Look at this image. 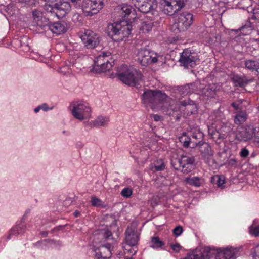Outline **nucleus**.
<instances>
[{"mask_svg":"<svg viewBox=\"0 0 259 259\" xmlns=\"http://www.w3.org/2000/svg\"><path fill=\"white\" fill-rule=\"evenodd\" d=\"M245 65L246 68L254 71L259 72V62L256 60H248L245 61Z\"/></svg>","mask_w":259,"mask_h":259,"instance_id":"cd10ccee","label":"nucleus"},{"mask_svg":"<svg viewBox=\"0 0 259 259\" xmlns=\"http://www.w3.org/2000/svg\"><path fill=\"white\" fill-rule=\"evenodd\" d=\"M248 115L245 111H240L234 117V122L236 124H241L246 121Z\"/></svg>","mask_w":259,"mask_h":259,"instance_id":"c85d7f7f","label":"nucleus"},{"mask_svg":"<svg viewBox=\"0 0 259 259\" xmlns=\"http://www.w3.org/2000/svg\"><path fill=\"white\" fill-rule=\"evenodd\" d=\"M19 228V227H15L12 228L11 230L10 233L9 234V236H8V238L10 239V236L11 235H17L19 234L23 233V231H20L19 232L18 229Z\"/></svg>","mask_w":259,"mask_h":259,"instance_id":"c03bdc74","label":"nucleus"},{"mask_svg":"<svg viewBox=\"0 0 259 259\" xmlns=\"http://www.w3.org/2000/svg\"><path fill=\"white\" fill-rule=\"evenodd\" d=\"M248 28V30H249V31H250V30L252 29L251 27L250 26H249L248 27H247V26H246V25H244V26H242V27L239 29V30H240V31H243V30H244L245 28Z\"/></svg>","mask_w":259,"mask_h":259,"instance_id":"4d7b16f0","label":"nucleus"},{"mask_svg":"<svg viewBox=\"0 0 259 259\" xmlns=\"http://www.w3.org/2000/svg\"><path fill=\"white\" fill-rule=\"evenodd\" d=\"M51 23L49 19L44 16L34 22L38 27L45 30H49Z\"/></svg>","mask_w":259,"mask_h":259,"instance_id":"a878e982","label":"nucleus"},{"mask_svg":"<svg viewBox=\"0 0 259 259\" xmlns=\"http://www.w3.org/2000/svg\"><path fill=\"white\" fill-rule=\"evenodd\" d=\"M59 72L64 75H67L72 73V69L67 65L64 66L60 68Z\"/></svg>","mask_w":259,"mask_h":259,"instance_id":"ea45409f","label":"nucleus"},{"mask_svg":"<svg viewBox=\"0 0 259 259\" xmlns=\"http://www.w3.org/2000/svg\"><path fill=\"white\" fill-rule=\"evenodd\" d=\"M180 104L182 106L186 107V109L189 110V109L191 110V114H192L193 111H194V109L196 108V106L193 104H190L189 102L186 101H182L180 102Z\"/></svg>","mask_w":259,"mask_h":259,"instance_id":"e433bc0d","label":"nucleus"},{"mask_svg":"<svg viewBox=\"0 0 259 259\" xmlns=\"http://www.w3.org/2000/svg\"><path fill=\"white\" fill-rule=\"evenodd\" d=\"M32 16L33 18L34 23L36 22L37 20H38L39 19V18H42L43 17L41 11L37 10H34L32 11Z\"/></svg>","mask_w":259,"mask_h":259,"instance_id":"79ce46f5","label":"nucleus"},{"mask_svg":"<svg viewBox=\"0 0 259 259\" xmlns=\"http://www.w3.org/2000/svg\"><path fill=\"white\" fill-rule=\"evenodd\" d=\"M190 136L192 137V141H197V145L200 143L202 139V134L198 129H194L190 132Z\"/></svg>","mask_w":259,"mask_h":259,"instance_id":"2f4dec72","label":"nucleus"},{"mask_svg":"<svg viewBox=\"0 0 259 259\" xmlns=\"http://www.w3.org/2000/svg\"><path fill=\"white\" fill-rule=\"evenodd\" d=\"M71 113L73 117L79 120H83L90 117L91 109L83 102H76L72 104Z\"/></svg>","mask_w":259,"mask_h":259,"instance_id":"ddd939ff","label":"nucleus"},{"mask_svg":"<svg viewBox=\"0 0 259 259\" xmlns=\"http://www.w3.org/2000/svg\"><path fill=\"white\" fill-rule=\"evenodd\" d=\"M125 241L128 246L134 247L139 240V234L135 228L128 227L125 233Z\"/></svg>","mask_w":259,"mask_h":259,"instance_id":"f3484780","label":"nucleus"},{"mask_svg":"<svg viewBox=\"0 0 259 259\" xmlns=\"http://www.w3.org/2000/svg\"><path fill=\"white\" fill-rule=\"evenodd\" d=\"M249 152L246 148H243L240 152V155L242 158H245L249 155Z\"/></svg>","mask_w":259,"mask_h":259,"instance_id":"49530a36","label":"nucleus"},{"mask_svg":"<svg viewBox=\"0 0 259 259\" xmlns=\"http://www.w3.org/2000/svg\"><path fill=\"white\" fill-rule=\"evenodd\" d=\"M45 2H47V3H49V4H53V3L54 1V0H44Z\"/></svg>","mask_w":259,"mask_h":259,"instance_id":"0e129e2a","label":"nucleus"},{"mask_svg":"<svg viewBox=\"0 0 259 259\" xmlns=\"http://www.w3.org/2000/svg\"><path fill=\"white\" fill-rule=\"evenodd\" d=\"M256 132H259V126H247L246 127L240 126L238 128L236 134V139L240 142H246L251 140L253 137H259V134H256Z\"/></svg>","mask_w":259,"mask_h":259,"instance_id":"f8f14e48","label":"nucleus"},{"mask_svg":"<svg viewBox=\"0 0 259 259\" xmlns=\"http://www.w3.org/2000/svg\"><path fill=\"white\" fill-rule=\"evenodd\" d=\"M153 26V22H143L142 25L141 26V30H142L143 32H148L150 31Z\"/></svg>","mask_w":259,"mask_h":259,"instance_id":"f704fd0d","label":"nucleus"},{"mask_svg":"<svg viewBox=\"0 0 259 259\" xmlns=\"http://www.w3.org/2000/svg\"><path fill=\"white\" fill-rule=\"evenodd\" d=\"M185 181L189 185L195 187H200L202 184L201 179L198 177H188Z\"/></svg>","mask_w":259,"mask_h":259,"instance_id":"7c9ffc66","label":"nucleus"},{"mask_svg":"<svg viewBox=\"0 0 259 259\" xmlns=\"http://www.w3.org/2000/svg\"><path fill=\"white\" fill-rule=\"evenodd\" d=\"M125 250H127V251L129 253H131V254L134 255V254H135L136 253V252H137V250L138 249H137V248L135 246L133 247V248H130V249H128L125 248Z\"/></svg>","mask_w":259,"mask_h":259,"instance_id":"603ef678","label":"nucleus"},{"mask_svg":"<svg viewBox=\"0 0 259 259\" xmlns=\"http://www.w3.org/2000/svg\"><path fill=\"white\" fill-rule=\"evenodd\" d=\"M74 217H78L80 215V212L78 211H75L73 213Z\"/></svg>","mask_w":259,"mask_h":259,"instance_id":"e2e57ef3","label":"nucleus"},{"mask_svg":"<svg viewBox=\"0 0 259 259\" xmlns=\"http://www.w3.org/2000/svg\"><path fill=\"white\" fill-rule=\"evenodd\" d=\"M91 203L92 205L94 207L103 206L104 203L101 199L96 196H92Z\"/></svg>","mask_w":259,"mask_h":259,"instance_id":"4c0bfd02","label":"nucleus"},{"mask_svg":"<svg viewBox=\"0 0 259 259\" xmlns=\"http://www.w3.org/2000/svg\"><path fill=\"white\" fill-rule=\"evenodd\" d=\"M171 247L173 249V250L176 252H178L181 248V246H180V245L178 243L171 245Z\"/></svg>","mask_w":259,"mask_h":259,"instance_id":"3c124183","label":"nucleus"},{"mask_svg":"<svg viewBox=\"0 0 259 259\" xmlns=\"http://www.w3.org/2000/svg\"><path fill=\"white\" fill-rule=\"evenodd\" d=\"M150 243V247L154 249L161 247L164 245V242L161 241L158 237H152Z\"/></svg>","mask_w":259,"mask_h":259,"instance_id":"473e14b6","label":"nucleus"},{"mask_svg":"<svg viewBox=\"0 0 259 259\" xmlns=\"http://www.w3.org/2000/svg\"><path fill=\"white\" fill-rule=\"evenodd\" d=\"M212 249H213V248ZM214 250H215V253L210 256L209 259L214 255H215V259H227L225 257H224V254L221 251H219L218 250H216L214 249Z\"/></svg>","mask_w":259,"mask_h":259,"instance_id":"37998d69","label":"nucleus"},{"mask_svg":"<svg viewBox=\"0 0 259 259\" xmlns=\"http://www.w3.org/2000/svg\"><path fill=\"white\" fill-rule=\"evenodd\" d=\"M212 181L217 184L218 187L223 188L225 183V178L223 176L215 175L212 178Z\"/></svg>","mask_w":259,"mask_h":259,"instance_id":"72a5a7b5","label":"nucleus"},{"mask_svg":"<svg viewBox=\"0 0 259 259\" xmlns=\"http://www.w3.org/2000/svg\"><path fill=\"white\" fill-rule=\"evenodd\" d=\"M68 28L67 24L65 21H58L53 23H51L49 30L53 33L58 35L66 32Z\"/></svg>","mask_w":259,"mask_h":259,"instance_id":"aec40b11","label":"nucleus"},{"mask_svg":"<svg viewBox=\"0 0 259 259\" xmlns=\"http://www.w3.org/2000/svg\"><path fill=\"white\" fill-rule=\"evenodd\" d=\"M193 15L188 12H183L178 14L177 18L172 28L176 32H184L187 30L193 23Z\"/></svg>","mask_w":259,"mask_h":259,"instance_id":"0eeeda50","label":"nucleus"},{"mask_svg":"<svg viewBox=\"0 0 259 259\" xmlns=\"http://www.w3.org/2000/svg\"><path fill=\"white\" fill-rule=\"evenodd\" d=\"M203 84L199 81L186 85L181 89L182 94L184 96L192 93H196L200 95V92L203 89Z\"/></svg>","mask_w":259,"mask_h":259,"instance_id":"6ab92c4d","label":"nucleus"},{"mask_svg":"<svg viewBox=\"0 0 259 259\" xmlns=\"http://www.w3.org/2000/svg\"><path fill=\"white\" fill-rule=\"evenodd\" d=\"M183 228L181 226L176 227L173 230V233L177 236H180L183 232Z\"/></svg>","mask_w":259,"mask_h":259,"instance_id":"a18cd8bd","label":"nucleus"},{"mask_svg":"<svg viewBox=\"0 0 259 259\" xmlns=\"http://www.w3.org/2000/svg\"><path fill=\"white\" fill-rule=\"evenodd\" d=\"M220 132L219 131H214L213 134V136L212 138L213 139H219Z\"/></svg>","mask_w":259,"mask_h":259,"instance_id":"864d4df0","label":"nucleus"},{"mask_svg":"<svg viewBox=\"0 0 259 259\" xmlns=\"http://www.w3.org/2000/svg\"><path fill=\"white\" fill-rule=\"evenodd\" d=\"M46 105V104H44V105H42V107L41 109H43L45 111H47V109L45 107Z\"/></svg>","mask_w":259,"mask_h":259,"instance_id":"338daca9","label":"nucleus"},{"mask_svg":"<svg viewBox=\"0 0 259 259\" xmlns=\"http://www.w3.org/2000/svg\"><path fill=\"white\" fill-rule=\"evenodd\" d=\"M189 136H188L186 133H184L179 138V140L182 143H183L184 146L186 147H189L190 144H192V147L196 146L197 141H192V139Z\"/></svg>","mask_w":259,"mask_h":259,"instance_id":"393cba45","label":"nucleus"},{"mask_svg":"<svg viewBox=\"0 0 259 259\" xmlns=\"http://www.w3.org/2000/svg\"><path fill=\"white\" fill-rule=\"evenodd\" d=\"M135 6L139 11L144 13H151L152 15L157 14L155 10L156 3L148 2L146 1L133 0Z\"/></svg>","mask_w":259,"mask_h":259,"instance_id":"dca6fc26","label":"nucleus"},{"mask_svg":"<svg viewBox=\"0 0 259 259\" xmlns=\"http://www.w3.org/2000/svg\"><path fill=\"white\" fill-rule=\"evenodd\" d=\"M251 79H248L245 76L243 77H236L234 78V83L235 85L240 87H243L246 85L249 82L252 81Z\"/></svg>","mask_w":259,"mask_h":259,"instance_id":"c756f323","label":"nucleus"},{"mask_svg":"<svg viewBox=\"0 0 259 259\" xmlns=\"http://www.w3.org/2000/svg\"><path fill=\"white\" fill-rule=\"evenodd\" d=\"M199 149L204 160L208 163L213 155L210 146L207 143H203L199 145Z\"/></svg>","mask_w":259,"mask_h":259,"instance_id":"412c9836","label":"nucleus"},{"mask_svg":"<svg viewBox=\"0 0 259 259\" xmlns=\"http://www.w3.org/2000/svg\"><path fill=\"white\" fill-rule=\"evenodd\" d=\"M109 121V117L100 115L98 116L92 123L94 126L99 128L107 126Z\"/></svg>","mask_w":259,"mask_h":259,"instance_id":"b1692460","label":"nucleus"},{"mask_svg":"<svg viewBox=\"0 0 259 259\" xmlns=\"http://www.w3.org/2000/svg\"><path fill=\"white\" fill-rule=\"evenodd\" d=\"M80 38L84 46L88 49L96 48L100 41L99 35L90 30H85Z\"/></svg>","mask_w":259,"mask_h":259,"instance_id":"2eb2a0df","label":"nucleus"},{"mask_svg":"<svg viewBox=\"0 0 259 259\" xmlns=\"http://www.w3.org/2000/svg\"><path fill=\"white\" fill-rule=\"evenodd\" d=\"M133 193L132 189L129 187H126L122 189L120 194L122 196L125 198H129Z\"/></svg>","mask_w":259,"mask_h":259,"instance_id":"58836bf2","label":"nucleus"},{"mask_svg":"<svg viewBox=\"0 0 259 259\" xmlns=\"http://www.w3.org/2000/svg\"><path fill=\"white\" fill-rule=\"evenodd\" d=\"M180 109L179 105L176 106L175 107H172V105H170V108H168L165 111V113L167 115H172L174 112H177Z\"/></svg>","mask_w":259,"mask_h":259,"instance_id":"a19ab883","label":"nucleus"},{"mask_svg":"<svg viewBox=\"0 0 259 259\" xmlns=\"http://www.w3.org/2000/svg\"><path fill=\"white\" fill-rule=\"evenodd\" d=\"M42 107V106H39L38 107L35 108L34 109V112L35 113H37L39 110Z\"/></svg>","mask_w":259,"mask_h":259,"instance_id":"680f3d73","label":"nucleus"},{"mask_svg":"<svg viewBox=\"0 0 259 259\" xmlns=\"http://www.w3.org/2000/svg\"><path fill=\"white\" fill-rule=\"evenodd\" d=\"M203 89L200 92V96H203L205 99L213 97L215 94L217 86L215 84H203Z\"/></svg>","mask_w":259,"mask_h":259,"instance_id":"5701e85b","label":"nucleus"},{"mask_svg":"<svg viewBox=\"0 0 259 259\" xmlns=\"http://www.w3.org/2000/svg\"><path fill=\"white\" fill-rule=\"evenodd\" d=\"M138 60L143 66L157 62L161 57L155 52L146 49H140L137 54Z\"/></svg>","mask_w":259,"mask_h":259,"instance_id":"9b49d317","label":"nucleus"},{"mask_svg":"<svg viewBox=\"0 0 259 259\" xmlns=\"http://www.w3.org/2000/svg\"><path fill=\"white\" fill-rule=\"evenodd\" d=\"M225 134L223 133V132H221V131H220V135L219 136V139H225Z\"/></svg>","mask_w":259,"mask_h":259,"instance_id":"13d9d810","label":"nucleus"},{"mask_svg":"<svg viewBox=\"0 0 259 259\" xmlns=\"http://www.w3.org/2000/svg\"><path fill=\"white\" fill-rule=\"evenodd\" d=\"M179 62L181 65L189 68L194 67L199 63V60L194 53L186 49L181 54Z\"/></svg>","mask_w":259,"mask_h":259,"instance_id":"4468645a","label":"nucleus"},{"mask_svg":"<svg viewBox=\"0 0 259 259\" xmlns=\"http://www.w3.org/2000/svg\"><path fill=\"white\" fill-rule=\"evenodd\" d=\"M168 100V96L159 90H147L142 95L143 102L145 104L149 105L152 109H155L159 102Z\"/></svg>","mask_w":259,"mask_h":259,"instance_id":"20e7f679","label":"nucleus"},{"mask_svg":"<svg viewBox=\"0 0 259 259\" xmlns=\"http://www.w3.org/2000/svg\"><path fill=\"white\" fill-rule=\"evenodd\" d=\"M214 253V249L205 247L201 251H196L188 255L184 259H209L210 256Z\"/></svg>","mask_w":259,"mask_h":259,"instance_id":"a211bd4d","label":"nucleus"},{"mask_svg":"<svg viewBox=\"0 0 259 259\" xmlns=\"http://www.w3.org/2000/svg\"><path fill=\"white\" fill-rule=\"evenodd\" d=\"M100 235L103 237L104 242L106 241H111V242L102 244L96 248L95 250L96 256L98 259L109 258L111 256L115 241L113 239L112 233L108 230L101 231Z\"/></svg>","mask_w":259,"mask_h":259,"instance_id":"f03ea898","label":"nucleus"},{"mask_svg":"<svg viewBox=\"0 0 259 259\" xmlns=\"http://www.w3.org/2000/svg\"><path fill=\"white\" fill-rule=\"evenodd\" d=\"M165 164L162 159H158L150 166V169L153 172L162 171L165 169Z\"/></svg>","mask_w":259,"mask_h":259,"instance_id":"bb28decb","label":"nucleus"},{"mask_svg":"<svg viewBox=\"0 0 259 259\" xmlns=\"http://www.w3.org/2000/svg\"><path fill=\"white\" fill-rule=\"evenodd\" d=\"M236 163V160L235 159H231L229 161V164L231 165H235Z\"/></svg>","mask_w":259,"mask_h":259,"instance_id":"6e6d98bb","label":"nucleus"},{"mask_svg":"<svg viewBox=\"0 0 259 259\" xmlns=\"http://www.w3.org/2000/svg\"><path fill=\"white\" fill-rule=\"evenodd\" d=\"M41 234L44 236V237H46L48 235V233L47 232H42L41 233Z\"/></svg>","mask_w":259,"mask_h":259,"instance_id":"69168bd1","label":"nucleus"},{"mask_svg":"<svg viewBox=\"0 0 259 259\" xmlns=\"http://www.w3.org/2000/svg\"><path fill=\"white\" fill-rule=\"evenodd\" d=\"M242 103L241 100H238L235 102H233L231 104V106L236 110H238L240 109V105Z\"/></svg>","mask_w":259,"mask_h":259,"instance_id":"09e8293b","label":"nucleus"},{"mask_svg":"<svg viewBox=\"0 0 259 259\" xmlns=\"http://www.w3.org/2000/svg\"><path fill=\"white\" fill-rule=\"evenodd\" d=\"M215 131L213 130V129H210V128H208V133L211 136V137L213 136V134L214 133V132Z\"/></svg>","mask_w":259,"mask_h":259,"instance_id":"052dcab7","label":"nucleus"},{"mask_svg":"<svg viewBox=\"0 0 259 259\" xmlns=\"http://www.w3.org/2000/svg\"><path fill=\"white\" fill-rule=\"evenodd\" d=\"M113 62L110 52H103L96 58L95 66L91 71L97 73L108 71L112 68Z\"/></svg>","mask_w":259,"mask_h":259,"instance_id":"39448f33","label":"nucleus"},{"mask_svg":"<svg viewBox=\"0 0 259 259\" xmlns=\"http://www.w3.org/2000/svg\"><path fill=\"white\" fill-rule=\"evenodd\" d=\"M106 0H83L82 9L86 16L98 13L104 6Z\"/></svg>","mask_w":259,"mask_h":259,"instance_id":"9d476101","label":"nucleus"},{"mask_svg":"<svg viewBox=\"0 0 259 259\" xmlns=\"http://www.w3.org/2000/svg\"><path fill=\"white\" fill-rule=\"evenodd\" d=\"M239 248L228 246L220 250L227 259H236L239 255Z\"/></svg>","mask_w":259,"mask_h":259,"instance_id":"4be33fe9","label":"nucleus"},{"mask_svg":"<svg viewBox=\"0 0 259 259\" xmlns=\"http://www.w3.org/2000/svg\"><path fill=\"white\" fill-rule=\"evenodd\" d=\"M125 70L118 73V78L124 83L128 85L136 86L142 80L143 75L137 69L124 66Z\"/></svg>","mask_w":259,"mask_h":259,"instance_id":"7ed1b4c3","label":"nucleus"},{"mask_svg":"<svg viewBox=\"0 0 259 259\" xmlns=\"http://www.w3.org/2000/svg\"><path fill=\"white\" fill-rule=\"evenodd\" d=\"M232 128L231 127L229 126H227L226 125H223L221 128H220L221 132H223L225 134V135L229 133L230 131L231 130Z\"/></svg>","mask_w":259,"mask_h":259,"instance_id":"de8ad7c7","label":"nucleus"},{"mask_svg":"<svg viewBox=\"0 0 259 259\" xmlns=\"http://www.w3.org/2000/svg\"><path fill=\"white\" fill-rule=\"evenodd\" d=\"M133 8L128 5H124L118 9V13L119 18V22H115L110 24L107 27V33L113 40L119 41L123 40L125 37L131 34L132 26L127 22V17L132 12Z\"/></svg>","mask_w":259,"mask_h":259,"instance_id":"f257e3e1","label":"nucleus"},{"mask_svg":"<svg viewBox=\"0 0 259 259\" xmlns=\"http://www.w3.org/2000/svg\"><path fill=\"white\" fill-rule=\"evenodd\" d=\"M187 0H162L160 8L164 13L172 15L184 8Z\"/></svg>","mask_w":259,"mask_h":259,"instance_id":"1a4fd4ad","label":"nucleus"},{"mask_svg":"<svg viewBox=\"0 0 259 259\" xmlns=\"http://www.w3.org/2000/svg\"><path fill=\"white\" fill-rule=\"evenodd\" d=\"M154 119L155 121H158L160 120V116L157 115H154Z\"/></svg>","mask_w":259,"mask_h":259,"instance_id":"bf43d9fd","label":"nucleus"},{"mask_svg":"<svg viewBox=\"0 0 259 259\" xmlns=\"http://www.w3.org/2000/svg\"><path fill=\"white\" fill-rule=\"evenodd\" d=\"M249 232L251 234L257 236L259 235V225L255 224L254 221L252 225L249 227Z\"/></svg>","mask_w":259,"mask_h":259,"instance_id":"c9c22d12","label":"nucleus"},{"mask_svg":"<svg viewBox=\"0 0 259 259\" xmlns=\"http://www.w3.org/2000/svg\"><path fill=\"white\" fill-rule=\"evenodd\" d=\"M194 159L193 157L182 155L181 158L173 159L171 164L177 170H180L184 174H188L193 169Z\"/></svg>","mask_w":259,"mask_h":259,"instance_id":"6e6552de","label":"nucleus"},{"mask_svg":"<svg viewBox=\"0 0 259 259\" xmlns=\"http://www.w3.org/2000/svg\"><path fill=\"white\" fill-rule=\"evenodd\" d=\"M253 257L254 259H259V244L254 248Z\"/></svg>","mask_w":259,"mask_h":259,"instance_id":"8fccbe9b","label":"nucleus"},{"mask_svg":"<svg viewBox=\"0 0 259 259\" xmlns=\"http://www.w3.org/2000/svg\"><path fill=\"white\" fill-rule=\"evenodd\" d=\"M16 227H19V228L18 229L19 232L23 231V233L25 232V231H24L25 226L24 225H22V224L18 225Z\"/></svg>","mask_w":259,"mask_h":259,"instance_id":"5fc2aeb1","label":"nucleus"},{"mask_svg":"<svg viewBox=\"0 0 259 259\" xmlns=\"http://www.w3.org/2000/svg\"><path fill=\"white\" fill-rule=\"evenodd\" d=\"M44 8L46 11L54 14L58 18L65 17L71 10L69 3L61 0L54 4H45Z\"/></svg>","mask_w":259,"mask_h":259,"instance_id":"423d86ee","label":"nucleus"}]
</instances>
